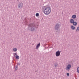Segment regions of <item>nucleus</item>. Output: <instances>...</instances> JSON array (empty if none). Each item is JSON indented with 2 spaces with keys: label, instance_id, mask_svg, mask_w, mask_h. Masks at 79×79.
Listing matches in <instances>:
<instances>
[{
  "label": "nucleus",
  "instance_id": "nucleus-1",
  "mask_svg": "<svg viewBox=\"0 0 79 79\" xmlns=\"http://www.w3.org/2000/svg\"><path fill=\"white\" fill-rule=\"evenodd\" d=\"M43 11L45 15H48L51 13V8L50 6H44L43 8Z\"/></svg>",
  "mask_w": 79,
  "mask_h": 79
},
{
  "label": "nucleus",
  "instance_id": "nucleus-2",
  "mask_svg": "<svg viewBox=\"0 0 79 79\" xmlns=\"http://www.w3.org/2000/svg\"><path fill=\"white\" fill-rule=\"evenodd\" d=\"M35 28L37 29L36 26L34 24L32 23L29 24L28 25V30H29L30 32H33L35 30Z\"/></svg>",
  "mask_w": 79,
  "mask_h": 79
},
{
  "label": "nucleus",
  "instance_id": "nucleus-3",
  "mask_svg": "<svg viewBox=\"0 0 79 79\" xmlns=\"http://www.w3.org/2000/svg\"><path fill=\"white\" fill-rule=\"evenodd\" d=\"M60 27V25H59V24L57 23L55 25L54 29L56 32H58Z\"/></svg>",
  "mask_w": 79,
  "mask_h": 79
},
{
  "label": "nucleus",
  "instance_id": "nucleus-4",
  "mask_svg": "<svg viewBox=\"0 0 79 79\" xmlns=\"http://www.w3.org/2000/svg\"><path fill=\"white\" fill-rule=\"evenodd\" d=\"M70 22L71 24H73L74 26H76L77 25V22H74V19H70Z\"/></svg>",
  "mask_w": 79,
  "mask_h": 79
},
{
  "label": "nucleus",
  "instance_id": "nucleus-5",
  "mask_svg": "<svg viewBox=\"0 0 79 79\" xmlns=\"http://www.w3.org/2000/svg\"><path fill=\"white\" fill-rule=\"evenodd\" d=\"M71 68V65L70 64H68L65 68V69L66 71H69L70 70V68Z\"/></svg>",
  "mask_w": 79,
  "mask_h": 79
},
{
  "label": "nucleus",
  "instance_id": "nucleus-6",
  "mask_svg": "<svg viewBox=\"0 0 79 79\" xmlns=\"http://www.w3.org/2000/svg\"><path fill=\"white\" fill-rule=\"evenodd\" d=\"M61 51L58 50L56 52V56H59L60 55V54L61 53Z\"/></svg>",
  "mask_w": 79,
  "mask_h": 79
},
{
  "label": "nucleus",
  "instance_id": "nucleus-7",
  "mask_svg": "<svg viewBox=\"0 0 79 79\" xmlns=\"http://www.w3.org/2000/svg\"><path fill=\"white\" fill-rule=\"evenodd\" d=\"M23 6V4L22 2H20L19 3L18 5V8H21Z\"/></svg>",
  "mask_w": 79,
  "mask_h": 79
},
{
  "label": "nucleus",
  "instance_id": "nucleus-8",
  "mask_svg": "<svg viewBox=\"0 0 79 79\" xmlns=\"http://www.w3.org/2000/svg\"><path fill=\"white\" fill-rule=\"evenodd\" d=\"M40 43H39L36 45L35 49H36L37 50H38L39 48L40 47Z\"/></svg>",
  "mask_w": 79,
  "mask_h": 79
},
{
  "label": "nucleus",
  "instance_id": "nucleus-9",
  "mask_svg": "<svg viewBox=\"0 0 79 79\" xmlns=\"http://www.w3.org/2000/svg\"><path fill=\"white\" fill-rule=\"evenodd\" d=\"M58 63L56 62H55L54 63L55 68H57L58 67Z\"/></svg>",
  "mask_w": 79,
  "mask_h": 79
},
{
  "label": "nucleus",
  "instance_id": "nucleus-10",
  "mask_svg": "<svg viewBox=\"0 0 79 79\" xmlns=\"http://www.w3.org/2000/svg\"><path fill=\"white\" fill-rule=\"evenodd\" d=\"M72 18L73 19H75V18H76V15H73L72 16Z\"/></svg>",
  "mask_w": 79,
  "mask_h": 79
},
{
  "label": "nucleus",
  "instance_id": "nucleus-11",
  "mask_svg": "<svg viewBox=\"0 0 79 79\" xmlns=\"http://www.w3.org/2000/svg\"><path fill=\"white\" fill-rule=\"evenodd\" d=\"M76 27H75L73 26V25H72L71 26V29H72V30H74V29H75Z\"/></svg>",
  "mask_w": 79,
  "mask_h": 79
},
{
  "label": "nucleus",
  "instance_id": "nucleus-12",
  "mask_svg": "<svg viewBox=\"0 0 79 79\" xmlns=\"http://www.w3.org/2000/svg\"><path fill=\"white\" fill-rule=\"evenodd\" d=\"M14 68L15 71H17L18 70V65L15 66V65H14Z\"/></svg>",
  "mask_w": 79,
  "mask_h": 79
},
{
  "label": "nucleus",
  "instance_id": "nucleus-13",
  "mask_svg": "<svg viewBox=\"0 0 79 79\" xmlns=\"http://www.w3.org/2000/svg\"><path fill=\"white\" fill-rule=\"evenodd\" d=\"M15 59L17 60H18L19 58V56H18V55H17L16 56H15Z\"/></svg>",
  "mask_w": 79,
  "mask_h": 79
},
{
  "label": "nucleus",
  "instance_id": "nucleus-14",
  "mask_svg": "<svg viewBox=\"0 0 79 79\" xmlns=\"http://www.w3.org/2000/svg\"><path fill=\"white\" fill-rule=\"evenodd\" d=\"M13 55H14V57H16V56H17V53H14Z\"/></svg>",
  "mask_w": 79,
  "mask_h": 79
},
{
  "label": "nucleus",
  "instance_id": "nucleus-15",
  "mask_svg": "<svg viewBox=\"0 0 79 79\" xmlns=\"http://www.w3.org/2000/svg\"><path fill=\"white\" fill-rule=\"evenodd\" d=\"M13 50L14 52H16V51H17V48H14Z\"/></svg>",
  "mask_w": 79,
  "mask_h": 79
},
{
  "label": "nucleus",
  "instance_id": "nucleus-16",
  "mask_svg": "<svg viewBox=\"0 0 79 79\" xmlns=\"http://www.w3.org/2000/svg\"><path fill=\"white\" fill-rule=\"evenodd\" d=\"M79 31V27H78L76 30V32H78Z\"/></svg>",
  "mask_w": 79,
  "mask_h": 79
},
{
  "label": "nucleus",
  "instance_id": "nucleus-17",
  "mask_svg": "<svg viewBox=\"0 0 79 79\" xmlns=\"http://www.w3.org/2000/svg\"><path fill=\"white\" fill-rule=\"evenodd\" d=\"M39 16V13H36V16H37V17H38Z\"/></svg>",
  "mask_w": 79,
  "mask_h": 79
},
{
  "label": "nucleus",
  "instance_id": "nucleus-18",
  "mask_svg": "<svg viewBox=\"0 0 79 79\" xmlns=\"http://www.w3.org/2000/svg\"><path fill=\"white\" fill-rule=\"evenodd\" d=\"M77 72L78 73H79V67L77 68Z\"/></svg>",
  "mask_w": 79,
  "mask_h": 79
},
{
  "label": "nucleus",
  "instance_id": "nucleus-19",
  "mask_svg": "<svg viewBox=\"0 0 79 79\" xmlns=\"http://www.w3.org/2000/svg\"><path fill=\"white\" fill-rule=\"evenodd\" d=\"M20 64H20V63L19 62L17 64V66H20Z\"/></svg>",
  "mask_w": 79,
  "mask_h": 79
},
{
  "label": "nucleus",
  "instance_id": "nucleus-20",
  "mask_svg": "<svg viewBox=\"0 0 79 79\" xmlns=\"http://www.w3.org/2000/svg\"><path fill=\"white\" fill-rule=\"evenodd\" d=\"M67 76H69V73H67Z\"/></svg>",
  "mask_w": 79,
  "mask_h": 79
},
{
  "label": "nucleus",
  "instance_id": "nucleus-21",
  "mask_svg": "<svg viewBox=\"0 0 79 79\" xmlns=\"http://www.w3.org/2000/svg\"><path fill=\"white\" fill-rule=\"evenodd\" d=\"M17 1H18V2H19V1L18 0H17Z\"/></svg>",
  "mask_w": 79,
  "mask_h": 79
},
{
  "label": "nucleus",
  "instance_id": "nucleus-22",
  "mask_svg": "<svg viewBox=\"0 0 79 79\" xmlns=\"http://www.w3.org/2000/svg\"><path fill=\"white\" fill-rule=\"evenodd\" d=\"M10 35H11V33H10Z\"/></svg>",
  "mask_w": 79,
  "mask_h": 79
},
{
  "label": "nucleus",
  "instance_id": "nucleus-23",
  "mask_svg": "<svg viewBox=\"0 0 79 79\" xmlns=\"http://www.w3.org/2000/svg\"><path fill=\"white\" fill-rule=\"evenodd\" d=\"M34 45V44H32V45Z\"/></svg>",
  "mask_w": 79,
  "mask_h": 79
}]
</instances>
